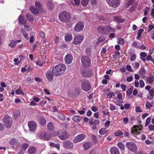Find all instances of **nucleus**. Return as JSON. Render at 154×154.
<instances>
[{
    "instance_id": "obj_43",
    "label": "nucleus",
    "mask_w": 154,
    "mask_h": 154,
    "mask_svg": "<svg viewBox=\"0 0 154 154\" xmlns=\"http://www.w3.org/2000/svg\"><path fill=\"white\" fill-rule=\"evenodd\" d=\"M16 44L14 40H12L9 44V46L11 48H13L16 46Z\"/></svg>"
},
{
    "instance_id": "obj_44",
    "label": "nucleus",
    "mask_w": 154,
    "mask_h": 154,
    "mask_svg": "<svg viewBox=\"0 0 154 154\" xmlns=\"http://www.w3.org/2000/svg\"><path fill=\"white\" fill-rule=\"evenodd\" d=\"M19 57L20 58V60L18 61V63H16L15 64L16 65H18L21 62V61L24 60L25 57L23 55H21L19 56Z\"/></svg>"
},
{
    "instance_id": "obj_53",
    "label": "nucleus",
    "mask_w": 154,
    "mask_h": 154,
    "mask_svg": "<svg viewBox=\"0 0 154 154\" xmlns=\"http://www.w3.org/2000/svg\"><path fill=\"white\" fill-rule=\"evenodd\" d=\"M115 95V94L113 92H110L107 95V97L108 98H110L112 96Z\"/></svg>"
},
{
    "instance_id": "obj_28",
    "label": "nucleus",
    "mask_w": 154,
    "mask_h": 154,
    "mask_svg": "<svg viewBox=\"0 0 154 154\" xmlns=\"http://www.w3.org/2000/svg\"><path fill=\"white\" fill-rule=\"evenodd\" d=\"M123 134V132L119 130L116 131L114 133V135L116 136H121L122 137L124 136H122Z\"/></svg>"
},
{
    "instance_id": "obj_31",
    "label": "nucleus",
    "mask_w": 154,
    "mask_h": 154,
    "mask_svg": "<svg viewBox=\"0 0 154 154\" xmlns=\"http://www.w3.org/2000/svg\"><path fill=\"white\" fill-rule=\"evenodd\" d=\"M92 50L91 48H87L85 51V52L86 54L89 56H91Z\"/></svg>"
},
{
    "instance_id": "obj_19",
    "label": "nucleus",
    "mask_w": 154,
    "mask_h": 154,
    "mask_svg": "<svg viewBox=\"0 0 154 154\" xmlns=\"http://www.w3.org/2000/svg\"><path fill=\"white\" fill-rule=\"evenodd\" d=\"M73 57L72 55L70 54H67L65 57L64 60L67 64H70L72 61Z\"/></svg>"
},
{
    "instance_id": "obj_7",
    "label": "nucleus",
    "mask_w": 154,
    "mask_h": 154,
    "mask_svg": "<svg viewBox=\"0 0 154 154\" xmlns=\"http://www.w3.org/2000/svg\"><path fill=\"white\" fill-rule=\"evenodd\" d=\"M81 60L82 66L84 67H89L91 65V60L87 56H82L81 58Z\"/></svg>"
},
{
    "instance_id": "obj_3",
    "label": "nucleus",
    "mask_w": 154,
    "mask_h": 154,
    "mask_svg": "<svg viewBox=\"0 0 154 154\" xmlns=\"http://www.w3.org/2000/svg\"><path fill=\"white\" fill-rule=\"evenodd\" d=\"M114 30H115V29L111 27L110 26H100L97 28V30L99 32L105 35H107Z\"/></svg>"
},
{
    "instance_id": "obj_32",
    "label": "nucleus",
    "mask_w": 154,
    "mask_h": 154,
    "mask_svg": "<svg viewBox=\"0 0 154 154\" xmlns=\"http://www.w3.org/2000/svg\"><path fill=\"white\" fill-rule=\"evenodd\" d=\"M118 146L121 151L124 150L125 146L122 142H119L118 143Z\"/></svg>"
},
{
    "instance_id": "obj_40",
    "label": "nucleus",
    "mask_w": 154,
    "mask_h": 154,
    "mask_svg": "<svg viewBox=\"0 0 154 154\" xmlns=\"http://www.w3.org/2000/svg\"><path fill=\"white\" fill-rule=\"evenodd\" d=\"M106 128H102L99 130V133L101 134H104L106 133Z\"/></svg>"
},
{
    "instance_id": "obj_47",
    "label": "nucleus",
    "mask_w": 154,
    "mask_h": 154,
    "mask_svg": "<svg viewBox=\"0 0 154 154\" xmlns=\"http://www.w3.org/2000/svg\"><path fill=\"white\" fill-rule=\"evenodd\" d=\"M118 44L123 45L125 43L124 39L122 38H120L119 39V41L118 42Z\"/></svg>"
},
{
    "instance_id": "obj_16",
    "label": "nucleus",
    "mask_w": 154,
    "mask_h": 154,
    "mask_svg": "<svg viewBox=\"0 0 154 154\" xmlns=\"http://www.w3.org/2000/svg\"><path fill=\"white\" fill-rule=\"evenodd\" d=\"M29 9L32 14L35 15L39 14L40 12H42V11H40L39 9L33 6H30Z\"/></svg>"
},
{
    "instance_id": "obj_6",
    "label": "nucleus",
    "mask_w": 154,
    "mask_h": 154,
    "mask_svg": "<svg viewBox=\"0 0 154 154\" xmlns=\"http://www.w3.org/2000/svg\"><path fill=\"white\" fill-rule=\"evenodd\" d=\"M57 135L60 139L63 140L67 139L69 137L67 131L64 129L58 131L57 132Z\"/></svg>"
},
{
    "instance_id": "obj_9",
    "label": "nucleus",
    "mask_w": 154,
    "mask_h": 154,
    "mask_svg": "<svg viewBox=\"0 0 154 154\" xmlns=\"http://www.w3.org/2000/svg\"><path fill=\"white\" fill-rule=\"evenodd\" d=\"M126 146L130 151L134 152H136L137 149L136 144L133 142H127L126 144Z\"/></svg>"
},
{
    "instance_id": "obj_33",
    "label": "nucleus",
    "mask_w": 154,
    "mask_h": 154,
    "mask_svg": "<svg viewBox=\"0 0 154 154\" xmlns=\"http://www.w3.org/2000/svg\"><path fill=\"white\" fill-rule=\"evenodd\" d=\"M122 97L123 96L122 93H119L117 95V97L119 99V100L117 101L119 102L122 103L123 101V100L122 99Z\"/></svg>"
},
{
    "instance_id": "obj_27",
    "label": "nucleus",
    "mask_w": 154,
    "mask_h": 154,
    "mask_svg": "<svg viewBox=\"0 0 154 154\" xmlns=\"http://www.w3.org/2000/svg\"><path fill=\"white\" fill-rule=\"evenodd\" d=\"M36 149L34 147H31L28 149L29 153L30 154H34L36 152Z\"/></svg>"
},
{
    "instance_id": "obj_20",
    "label": "nucleus",
    "mask_w": 154,
    "mask_h": 154,
    "mask_svg": "<svg viewBox=\"0 0 154 154\" xmlns=\"http://www.w3.org/2000/svg\"><path fill=\"white\" fill-rule=\"evenodd\" d=\"M64 38L66 42H69L72 38V34L68 32L65 33Z\"/></svg>"
},
{
    "instance_id": "obj_42",
    "label": "nucleus",
    "mask_w": 154,
    "mask_h": 154,
    "mask_svg": "<svg viewBox=\"0 0 154 154\" xmlns=\"http://www.w3.org/2000/svg\"><path fill=\"white\" fill-rule=\"evenodd\" d=\"M80 94V90L79 89H76L74 91L73 94L76 97L79 96Z\"/></svg>"
},
{
    "instance_id": "obj_4",
    "label": "nucleus",
    "mask_w": 154,
    "mask_h": 154,
    "mask_svg": "<svg viewBox=\"0 0 154 154\" xmlns=\"http://www.w3.org/2000/svg\"><path fill=\"white\" fill-rule=\"evenodd\" d=\"M81 87L85 91H88L92 88L91 85L88 80L86 79L81 80L80 82Z\"/></svg>"
},
{
    "instance_id": "obj_15",
    "label": "nucleus",
    "mask_w": 154,
    "mask_h": 154,
    "mask_svg": "<svg viewBox=\"0 0 154 154\" xmlns=\"http://www.w3.org/2000/svg\"><path fill=\"white\" fill-rule=\"evenodd\" d=\"M62 144L63 147L66 149H72L73 146V143L67 140L63 142Z\"/></svg>"
},
{
    "instance_id": "obj_36",
    "label": "nucleus",
    "mask_w": 154,
    "mask_h": 154,
    "mask_svg": "<svg viewBox=\"0 0 154 154\" xmlns=\"http://www.w3.org/2000/svg\"><path fill=\"white\" fill-rule=\"evenodd\" d=\"M50 145L51 146H52L54 147H55L58 149H60V145L59 144H56L54 143L51 142L50 143Z\"/></svg>"
},
{
    "instance_id": "obj_18",
    "label": "nucleus",
    "mask_w": 154,
    "mask_h": 154,
    "mask_svg": "<svg viewBox=\"0 0 154 154\" xmlns=\"http://www.w3.org/2000/svg\"><path fill=\"white\" fill-rule=\"evenodd\" d=\"M54 73L50 70H48L46 72L47 78L49 81H51L54 79Z\"/></svg>"
},
{
    "instance_id": "obj_46",
    "label": "nucleus",
    "mask_w": 154,
    "mask_h": 154,
    "mask_svg": "<svg viewBox=\"0 0 154 154\" xmlns=\"http://www.w3.org/2000/svg\"><path fill=\"white\" fill-rule=\"evenodd\" d=\"M47 127L48 130L50 131H54L55 129L54 126H47Z\"/></svg>"
},
{
    "instance_id": "obj_38",
    "label": "nucleus",
    "mask_w": 154,
    "mask_h": 154,
    "mask_svg": "<svg viewBox=\"0 0 154 154\" xmlns=\"http://www.w3.org/2000/svg\"><path fill=\"white\" fill-rule=\"evenodd\" d=\"M45 62L43 60H38L36 62V64L37 65L42 67L43 66V64Z\"/></svg>"
},
{
    "instance_id": "obj_1",
    "label": "nucleus",
    "mask_w": 154,
    "mask_h": 154,
    "mask_svg": "<svg viewBox=\"0 0 154 154\" xmlns=\"http://www.w3.org/2000/svg\"><path fill=\"white\" fill-rule=\"evenodd\" d=\"M66 69V66L65 65L59 64L53 67L52 71L55 75L58 76L65 72Z\"/></svg>"
},
{
    "instance_id": "obj_25",
    "label": "nucleus",
    "mask_w": 154,
    "mask_h": 154,
    "mask_svg": "<svg viewBox=\"0 0 154 154\" xmlns=\"http://www.w3.org/2000/svg\"><path fill=\"white\" fill-rule=\"evenodd\" d=\"M26 17L30 21H33L34 20V17L30 13H28L26 15Z\"/></svg>"
},
{
    "instance_id": "obj_26",
    "label": "nucleus",
    "mask_w": 154,
    "mask_h": 154,
    "mask_svg": "<svg viewBox=\"0 0 154 154\" xmlns=\"http://www.w3.org/2000/svg\"><path fill=\"white\" fill-rule=\"evenodd\" d=\"M72 119L75 122H79L81 120L82 117L79 116L75 115L73 116Z\"/></svg>"
},
{
    "instance_id": "obj_23",
    "label": "nucleus",
    "mask_w": 154,
    "mask_h": 154,
    "mask_svg": "<svg viewBox=\"0 0 154 154\" xmlns=\"http://www.w3.org/2000/svg\"><path fill=\"white\" fill-rule=\"evenodd\" d=\"M19 23L20 24H25L27 22V20L25 19L23 16L20 15L18 18Z\"/></svg>"
},
{
    "instance_id": "obj_62",
    "label": "nucleus",
    "mask_w": 154,
    "mask_h": 154,
    "mask_svg": "<svg viewBox=\"0 0 154 154\" xmlns=\"http://www.w3.org/2000/svg\"><path fill=\"white\" fill-rule=\"evenodd\" d=\"M109 106H110V109L111 110L113 111L116 109V106H115L113 105L112 104H110Z\"/></svg>"
},
{
    "instance_id": "obj_22",
    "label": "nucleus",
    "mask_w": 154,
    "mask_h": 154,
    "mask_svg": "<svg viewBox=\"0 0 154 154\" xmlns=\"http://www.w3.org/2000/svg\"><path fill=\"white\" fill-rule=\"evenodd\" d=\"M110 152L111 154H120L118 149L116 147H111Z\"/></svg>"
},
{
    "instance_id": "obj_49",
    "label": "nucleus",
    "mask_w": 154,
    "mask_h": 154,
    "mask_svg": "<svg viewBox=\"0 0 154 154\" xmlns=\"http://www.w3.org/2000/svg\"><path fill=\"white\" fill-rule=\"evenodd\" d=\"M147 80L148 83H152L153 81V79L152 77L149 76L148 77Z\"/></svg>"
},
{
    "instance_id": "obj_63",
    "label": "nucleus",
    "mask_w": 154,
    "mask_h": 154,
    "mask_svg": "<svg viewBox=\"0 0 154 154\" xmlns=\"http://www.w3.org/2000/svg\"><path fill=\"white\" fill-rule=\"evenodd\" d=\"M98 40L99 41V42H103L105 40V38L103 36H101L98 39Z\"/></svg>"
},
{
    "instance_id": "obj_10",
    "label": "nucleus",
    "mask_w": 154,
    "mask_h": 154,
    "mask_svg": "<svg viewBox=\"0 0 154 154\" xmlns=\"http://www.w3.org/2000/svg\"><path fill=\"white\" fill-rule=\"evenodd\" d=\"M106 2L109 6L115 8L119 6L121 2V0H106Z\"/></svg>"
},
{
    "instance_id": "obj_12",
    "label": "nucleus",
    "mask_w": 154,
    "mask_h": 154,
    "mask_svg": "<svg viewBox=\"0 0 154 154\" xmlns=\"http://www.w3.org/2000/svg\"><path fill=\"white\" fill-rule=\"evenodd\" d=\"M84 39V37L81 35H78L75 37L72 44L75 45H78L80 44Z\"/></svg>"
},
{
    "instance_id": "obj_56",
    "label": "nucleus",
    "mask_w": 154,
    "mask_h": 154,
    "mask_svg": "<svg viewBox=\"0 0 154 154\" xmlns=\"http://www.w3.org/2000/svg\"><path fill=\"white\" fill-rule=\"evenodd\" d=\"M136 57L135 54H132L131 56L130 60L131 61H133L135 60Z\"/></svg>"
},
{
    "instance_id": "obj_39",
    "label": "nucleus",
    "mask_w": 154,
    "mask_h": 154,
    "mask_svg": "<svg viewBox=\"0 0 154 154\" xmlns=\"http://www.w3.org/2000/svg\"><path fill=\"white\" fill-rule=\"evenodd\" d=\"M37 126H28L29 130L32 131H35L36 128Z\"/></svg>"
},
{
    "instance_id": "obj_35",
    "label": "nucleus",
    "mask_w": 154,
    "mask_h": 154,
    "mask_svg": "<svg viewBox=\"0 0 154 154\" xmlns=\"http://www.w3.org/2000/svg\"><path fill=\"white\" fill-rule=\"evenodd\" d=\"M21 33L26 39L27 40L29 39L28 35V33L26 32L25 31L23 30H22V32H21Z\"/></svg>"
},
{
    "instance_id": "obj_41",
    "label": "nucleus",
    "mask_w": 154,
    "mask_h": 154,
    "mask_svg": "<svg viewBox=\"0 0 154 154\" xmlns=\"http://www.w3.org/2000/svg\"><path fill=\"white\" fill-rule=\"evenodd\" d=\"M89 2V0H82L81 3L83 6H86Z\"/></svg>"
},
{
    "instance_id": "obj_54",
    "label": "nucleus",
    "mask_w": 154,
    "mask_h": 154,
    "mask_svg": "<svg viewBox=\"0 0 154 154\" xmlns=\"http://www.w3.org/2000/svg\"><path fill=\"white\" fill-rule=\"evenodd\" d=\"M151 120V118L150 117H148L146 120V123L145 125H148L150 122Z\"/></svg>"
},
{
    "instance_id": "obj_45",
    "label": "nucleus",
    "mask_w": 154,
    "mask_h": 154,
    "mask_svg": "<svg viewBox=\"0 0 154 154\" xmlns=\"http://www.w3.org/2000/svg\"><path fill=\"white\" fill-rule=\"evenodd\" d=\"M40 124L44 125L46 124V120L44 118H41L40 120Z\"/></svg>"
},
{
    "instance_id": "obj_34",
    "label": "nucleus",
    "mask_w": 154,
    "mask_h": 154,
    "mask_svg": "<svg viewBox=\"0 0 154 154\" xmlns=\"http://www.w3.org/2000/svg\"><path fill=\"white\" fill-rule=\"evenodd\" d=\"M85 150H88L91 147V145L88 142H86L83 145Z\"/></svg>"
},
{
    "instance_id": "obj_57",
    "label": "nucleus",
    "mask_w": 154,
    "mask_h": 154,
    "mask_svg": "<svg viewBox=\"0 0 154 154\" xmlns=\"http://www.w3.org/2000/svg\"><path fill=\"white\" fill-rule=\"evenodd\" d=\"M150 9L149 7H146L144 10V16H146L148 14V11Z\"/></svg>"
},
{
    "instance_id": "obj_5",
    "label": "nucleus",
    "mask_w": 154,
    "mask_h": 154,
    "mask_svg": "<svg viewBox=\"0 0 154 154\" xmlns=\"http://www.w3.org/2000/svg\"><path fill=\"white\" fill-rule=\"evenodd\" d=\"M38 137L40 139L45 140H49L51 138L50 133L47 131H42L37 134Z\"/></svg>"
},
{
    "instance_id": "obj_29",
    "label": "nucleus",
    "mask_w": 154,
    "mask_h": 154,
    "mask_svg": "<svg viewBox=\"0 0 154 154\" xmlns=\"http://www.w3.org/2000/svg\"><path fill=\"white\" fill-rule=\"evenodd\" d=\"M139 73L143 77H145L146 71L144 68H142L140 69L139 71Z\"/></svg>"
},
{
    "instance_id": "obj_64",
    "label": "nucleus",
    "mask_w": 154,
    "mask_h": 154,
    "mask_svg": "<svg viewBox=\"0 0 154 154\" xmlns=\"http://www.w3.org/2000/svg\"><path fill=\"white\" fill-rule=\"evenodd\" d=\"M149 93L150 95L152 97H153L154 96V90L153 89H152L149 91Z\"/></svg>"
},
{
    "instance_id": "obj_8",
    "label": "nucleus",
    "mask_w": 154,
    "mask_h": 154,
    "mask_svg": "<svg viewBox=\"0 0 154 154\" xmlns=\"http://www.w3.org/2000/svg\"><path fill=\"white\" fill-rule=\"evenodd\" d=\"M80 72L82 76L85 77H90L94 74L92 70L89 69H81Z\"/></svg>"
},
{
    "instance_id": "obj_37",
    "label": "nucleus",
    "mask_w": 154,
    "mask_h": 154,
    "mask_svg": "<svg viewBox=\"0 0 154 154\" xmlns=\"http://www.w3.org/2000/svg\"><path fill=\"white\" fill-rule=\"evenodd\" d=\"M16 142V139L14 138H12L11 140L9 141V143L11 145H15Z\"/></svg>"
},
{
    "instance_id": "obj_30",
    "label": "nucleus",
    "mask_w": 154,
    "mask_h": 154,
    "mask_svg": "<svg viewBox=\"0 0 154 154\" xmlns=\"http://www.w3.org/2000/svg\"><path fill=\"white\" fill-rule=\"evenodd\" d=\"M13 114L15 118L19 117L20 115V113L19 110H14L13 112Z\"/></svg>"
},
{
    "instance_id": "obj_51",
    "label": "nucleus",
    "mask_w": 154,
    "mask_h": 154,
    "mask_svg": "<svg viewBox=\"0 0 154 154\" xmlns=\"http://www.w3.org/2000/svg\"><path fill=\"white\" fill-rule=\"evenodd\" d=\"M146 106L148 108H149L152 106V105L149 102H147L146 104Z\"/></svg>"
},
{
    "instance_id": "obj_13",
    "label": "nucleus",
    "mask_w": 154,
    "mask_h": 154,
    "mask_svg": "<svg viewBox=\"0 0 154 154\" xmlns=\"http://www.w3.org/2000/svg\"><path fill=\"white\" fill-rule=\"evenodd\" d=\"M3 122L7 125H11L13 121L12 118L8 115H5L3 118Z\"/></svg>"
},
{
    "instance_id": "obj_17",
    "label": "nucleus",
    "mask_w": 154,
    "mask_h": 154,
    "mask_svg": "<svg viewBox=\"0 0 154 154\" xmlns=\"http://www.w3.org/2000/svg\"><path fill=\"white\" fill-rule=\"evenodd\" d=\"M85 137V135L84 134H80L75 137L73 140V142L74 143L80 142L83 140Z\"/></svg>"
},
{
    "instance_id": "obj_50",
    "label": "nucleus",
    "mask_w": 154,
    "mask_h": 154,
    "mask_svg": "<svg viewBox=\"0 0 154 154\" xmlns=\"http://www.w3.org/2000/svg\"><path fill=\"white\" fill-rule=\"evenodd\" d=\"M114 54H115L113 55V57L116 59H117V56H119L120 54V53L118 51H115Z\"/></svg>"
},
{
    "instance_id": "obj_60",
    "label": "nucleus",
    "mask_w": 154,
    "mask_h": 154,
    "mask_svg": "<svg viewBox=\"0 0 154 154\" xmlns=\"http://www.w3.org/2000/svg\"><path fill=\"white\" fill-rule=\"evenodd\" d=\"M36 123L34 121H31L28 122V125H36Z\"/></svg>"
},
{
    "instance_id": "obj_48",
    "label": "nucleus",
    "mask_w": 154,
    "mask_h": 154,
    "mask_svg": "<svg viewBox=\"0 0 154 154\" xmlns=\"http://www.w3.org/2000/svg\"><path fill=\"white\" fill-rule=\"evenodd\" d=\"M15 93L16 94H23L24 93L23 91H22L20 89H17L15 91Z\"/></svg>"
},
{
    "instance_id": "obj_58",
    "label": "nucleus",
    "mask_w": 154,
    "mask_h": 154,
    "mask_svg": "<svg viewBox=\"0 0 154 154\" xmlns=\"http://www.w3.org/2000/svg\"><path fill=\"white\" fill-rule=\"evenodd\" d=\"M47 102L44 100H42L39 103V105L40 106H44L45 104H46Z\"/></svg>"
},
{
    "instance_id": "obj_2",
    "label": "nucleus",
    "mask_w": 154,
    "mask_h": 154,
    "mask_svg": "<svg viewBox=\"0 0 154 154\" xmlns=\"http://www.w3.org/2000/svg\"><path fill=\"white\" fill-rule=\"evenodd\" d=\"M59 17L61 22L66 23L70 21L71 15L69 12L63 11L59 14Z\"/></svg>"
},
{
    "instance_id": "obj_24",
    "label": "nucleus",
    "mask_w": 154,
    "mask_h": 154,
    "mask_svg": "<svg viewBox=\"0 0 154 154\" xmlns=\"http://www.w3.org/2000/svg\"><path fill=\"white\" fill-rule=\"evenodd\" d=\"M47 5L48 8L50 10H52L54 8V5L52 2L51 1H48L47 4Z\"/></svg>"
},
{
    "instance_id": "obj_52",
    "label": "nucleus",
    "mask_w": 154,
    "mask_h": 154,
    "mask_svg": "<svg viewBox=\"0 0 154 154\" xmlns=\"http://www.w3.org/2000/svg\"><path fill=\"white\" fill-rule=\"evenodd\" d=\"M59 119L62 120H64L65 118V115L64 114L62 113H61L59 115Z\"/></svg>"
},
{
    "instance_id": "obj_61",
    "label": "nucleus",
    "mask_w": 154,
    "mask_h": 154,
    "mask_svg": "<svg viewBox=\"0 0 154 154\" xmlns=\"http://www.w3.org/2000/svg\"><path fill=\"white\" fill-rule=\"evenodd\" d=\"M140 86L141 88H143L145 86V83L143 81L141 80L139 82Z\"/></svg>"
},
{
    "instance_id": "obj_55",
    "label": "nucleus",
    "mask_w": 154,
    "mask_h": 154,
    "mask_svg": "<svg viewBox=\"0 0 154 154\" xmlns=\"http://www.w3.org/2000/svg\"><path fill=\"white\" fill-rule=\"evenodd\" d=\"M152 29H154V26L152 25H149L148 27L147 31L148 32H150Z\"/></svg>"
},
{
    "instance_id": "obj_14",
    "label": "nucleus",
    "mask_w": 154,
    "mask_h": 154,
    "mask_svg": "<svg viewBox=\"0 0 154 154\" xmlns=\"http://www.w3.org/2000/svg\"><path fill=\"white\" fill-rule=\"evenodd\" d=\"M84 27V23L82 22H79L75 25L74 29L76 32H79L83 29Z\"/></svg>"
},
{
    "instance_id": "obj_11",
    "label": "nucleus",
    "mask_w": 154,
    "mask_h": 154,
    "mask_svg": "<svg viewBox=\"0 0 154 154\" xmlns=\"http://www.w3.org/2000/svg\"><path fill=\"white\" fill-rule=\"evenodd\" d=\"M142 126H133L131 129V133L133 134H137L140 133Z\"/></svg>"
},
{
    "instance_id": "obj_59",
    "label": "nucleus",
    "mask_w": 154,
    "mask_h": 154,
    "mask_svg": "<svg viewBox=\"0 0 154 154\" xmlns=\"http://www.w3.org/2000/svg\"><path fill=\"white\" fill-rule=\"evenodd\" d=\"M28 145L27 143H24L22 146V148L23 149H26L28 147Z\"/></svg>"
},
{
    "instance_id": "obj_21",
    "label": "nucleus",
    "mask_w": 154,
    "mask_h": 154,
    "mask_svg": "<svg viewBox=\"0 0 154 154\" xmlns=\"http://www.w3.org/2000/svg\"><path fill=\"white\" fill-rule=\"evenodd\" d=\"M35 7L39 9L40 11H42V12H44L43 5L40 2L38 1L35 2Z\"/></svg>"
}]
</instances>
